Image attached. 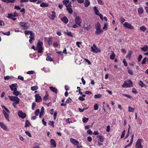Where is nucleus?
Listing matches in <instances>:
<instances>
[{"mask_svg":"<svg viewBox=\"0 0 148 148\" xmlns=\"http://www.w3.org/2000/svg\"><path fill=\"white\" fill-rule=\"evenodd\" d=\"M43 45V42L40 40H39L37 44V47L36 49L38 50V53H41L42 52V45Z\"/></svg>","mask_w":148,"mask_h":148,"instance_id":"f257e3e1","label":"nucleus"},{"mask_svg":"<svg viewBox=\"0 0 148 148\" xmlns=\"http://www.w3.org/2000/svg\"><path fill=\"white\" fill-rule=\"evenodd\" d=\"M133 84L130 79H127L125 81L122 85L123 88H129L132 86Z\"/></svg>","mask_w":148,"mask_h":148,"instance_id":"f03ea898","label":"nucleus"},{"mask_svg":"<svg viewBox=\"0 0 148 148\" xmlns=\"http://www.w3.org/2000/svg\"><path fill=\"white\" fill-rule=\"evenodd\" d=\"M91 51L94 53H98L101 51L100 49L97 47L95 44H93L92 46L91 47Z\"/></svg>","mask_w":148,"mask_h":148,"instance_id":"7ed1b4c3","label":"nucleus"},{"mask_svg":"<svg viewBox=\"0 0 148 148\" xmlns=\"http://www.w3.org/2000/svg\"><path fill=\"white\" fill-rule=\"evenodd\" d=\"M4 109L5 111L4 110H3V113L4 114L6 119L8 121H9L10 120L9 119V115L8 114V113L10 112L9 110L6 107H5V109Z\"/></svg>","mask_w":148,"mask_h":148,"instance_id":"20e7f679","label":"nucleus"},{"mask_svg":"<svg viewBox=\"0 0 148 148\" xmlns=\"http://www.w3.org/2000/svg\"><path fill=\"white\" fill-rule=\"evenodd\" d=\"M20 26L22 27V29L23 30L27 29L29 26H28V23H27L21 22L19 23Z\"/></svg>","mask_w":148,"mask_h":148,"instance_id":"39448f33","label":"nucleus"},{"mask_svg":"<svg viewBox=\"0 0 148 148\" xmlns=\"http://www.w3.org/2000/svg\"><path fill=\"white\" fill-rule=\"evenodd\" d=\"M141 139H138L135 144V147L136 148H143V147L141 145Z\"/></svg>","mask_w":148,"mask_h":148,"instance_id":"423d86ee","label":"nucleus"},{"mask_svg":"<svg viewBox=\"0 0 148 148\" xmlns=\"http://www.w3.org/2000/svg\"><path fill=\"white\" fill-rule=\"evenodd\" d=\"M63 4L65 5L66 8L71 7V2L68 0H64L63 1Z\"/></svg>","mask_w":148,"mask_h":148,"instance_id":"0eeeda50","label":"nucleus"},{"mask_svg":"<svg viewBox=\"0 0 148 148\" xmlns=\"http://www.w3.org/2000/svg\"><path fill=\"white\" fill-rule=\"evenodd\" d=\"M75 23L78 26H81V23L82 22L80 18L78 16L76 17L75 19Z\"/></svg>","mask_w":148,"mask_h":148,"instance_id":"6e6552de","label":"nucleus"},{"mask_svg":"<svg viewBox=\"0 0 148 148\" xmlns=\"http://www.w3.org/2000/svg\"><path fill=\"white\" fill-rule=\"evenodd\" d=\"M123 25L125 27L129 29H133L134 28L133 26L128 22H126L124 23Z\"/></svg>","mask_w":148,"mask_h":148,"instance_id":"1a4fd4ad","label":"nucleus"},{"mask_svg":"<svg viewBox=\"0 0 148 148\" xmlns=\"http://www.w3.org/2000/svg\"><path fill=\"white\" fill-rule=\"evenodd\" d=\"M18 115L21 118L23 119L26 117L25 113H23L21 111H19L18 112Z\"/></svg>","mask_w":148,"mask_h":148,"instance_id":"9d476101","label":"nucleus"},{"mask_svg":"<svg viewBox=\"0 0 148 148\" xmlns=\"http://www.w3.org/2000/svg\"><path fill=\"white\" fill-rule=\"evenodd\" d=\"M35 97L36 102L38 103L41 101L42 100V98L41 96L39 95V94H37L35 95Z\"/></svg>","mask_w":148,"mask_h":148,"instance_id":"9b49d317","label":"nucleus"},{"mask_svg":"<svg viewBox=\"0 0 148 148\" xmlns=\"http://www.w3.org/2000/svg\"><path fill=\"white\" fill-rule=\"evenodd\" d=\"M18 87V84L16 83L13 84L10 86V90L13 91L14 90V88H16Z\"/></svg>","mask_w":148,"mask_h":148,"instance_id":"f8f14e48","label":"nucleus"},{"mask_svg":"<svg viewBox=\"0 0 148 148\" xmlns=\"http://www.w3.org/2000/svg\"><path fill=\"white\" fill-rule=\"evenodd\" d=\"M50 142L51 145H53V146L52 147L53 148H55L56 147V143L54 139H51L50 140Z\"/></svg>","mask_w":148,"mask_h":148,"instance_id":"ddd939ff","label":"nucleus"},{"mask_svg":"<svg viewBox=\"0 0 148 148\" xmlns=\"http://www.w3.org/2000/svg\"><path fill=\"white\" fill-rule=\"evenodd\" d=\"M71 142L73 143L74 145H76L77 146L79 145V142L77 140H76L72 138H71L70 140Z\"/></svg>","mask_w":148,"mask_h":148,"instance_id":"4468645a","label":"nucleus"},{"mask_svg":"<svg viewBox=\"0 0 148 148\" xmlns=\"http://www.w3.org/2000/svg\"><path fill=\"white\" fill-rule=\"evenodd\" d=\"M14 90L13 92V94L17 97L18 95H21V93H20L17 90V88H14Z\"/></svg>","mask_w":148,"mask_h":148,"instance_id":"2eb2a0df","label":"nucleus"},{"mask_svg":"<svg viewBox=\"0 0 148 148\" xmlns=\"http://www.w3.org/2000/svg\"><path fill=\"white\" fill-rule=\"evenodd\" d=\"M61 20L65 24H67L69 21L68 19L65 16L63 17V18H61Z\"/></svg>","mask_w":148,"mask_h":148,"instance_id":"dca6fc26","label":"nucleus"},{"mask_svg":"<svg viewBox=\"0 0 148 148\" xmlns=\"http://www.w3.org/2000/svg\"><path fill=\"white\" fill-rule=\"evenodd\" d=\"M14 17L13 16V14L12 13L8 14L7 17L8 18L11 19L13 20L14 21H15L16 20V18H13Z\"/></svg>","mask_w":148,"mask_h":148,"instance_id":"f3484780","label":"nucleus"},{"mask_svg":"<svg viewBox=\"0 0 148 148\" xmlns=\"http://www.w3.org/2000/svg\"><path fill=\"white\" fill-rule=\"evenodd\" d=\"M103 32V31L101 29H96L95 34L97 35H98L102 33Z\"/></svg>","mask_w":148,"mask_h":148,"instance_id":"a211bd4d","label":"nucleus"},{"mask_svg":"<svg viewBox=\"0 0 148 148\" xmlns=\"http://www.w3.org/2000/svg\"><path fill=\"white\" fill-rule=\"evenodd\" d=\"M49 88L53 92L57 93L58 90L56 88L51 86L49 87Z\"/></svg>","mask_w":148,"mask_h":148,"instance_id":"6ab92c4d","label":"nucleus"},{"mask_svg":"<svg viewBox=\"0 0 148 148\" xmlns=\"http://www.w3.org/2000/svg\"><path fill=\"white\" fill-rule=\"evenodd\" d=\"M144 11L142 7L140 6L138 9V12L139 14H141L143 13Z\"/></svg>","mask_w":148,"mask_h":148,"instance_id":"aec40b11","label":"nucleus"},{"mask_svg":"<svg viewBox=\"0 0 148 148\" xmlns=\"http://www.w3.org/2000/svg\"><path fill=\"white\" fill-rule=\"evenodd\" d=\"M99 140L101 142H103L104 140L103 137L101 135H98L97 136Z\"/></svg>","mask_w":148,"mask_h":148,"instance_id":"412c9836","label":"nucleus"},{"mask_svg":"<svg viewBox=\"0 0 148 148\" xmlns=\"http://www.w3.org/2000/svg\"><path fill=\"white\" fill-rule=\"evenodd\" d=\"M51 17H49V18L52 20H54V18L56 17V13L54 11H52L51 12Z\"/></svg>","mask_w":148,"mask_h":148,"instance_id":"4be33fe9","label":"nucleus"},{"mask_svg":"<svg viewBox=\"0 0 148 148\" xmlns=\"http://www.w3.org/2000/svg\"><path fill=\"white\" fill-rule=\"evenodd\" d=\"M132 51H130L127 54V55L126 56V58H128V60H129L130 59V58L131 56V55H132Z\"/></svg>","mask_w":148,"mask_h":148,"instance_id":"5701e85b","label":"nucleus"},{"mask_svg":"<svg viewBox=\"0 0 148 148\" xmlns=\"http://www.w3.org/2000/svg\"><path fill=\"white\" fill-rule=\"evenodd\" d=\"M90 25H87V27H86L84 25L82 27L85 30H88L90 29Z\"/></svg>","mask_w":148,"mask_h":148,"instance_id":"b1692460","label":"nucleus"},{"mask_svg":"<svg viewBox=\"0 0 148 148\" xmlns=\"http://www.w3.org/2000/svg\"><path fill=\"white\" fill-rule=\"evenodd\" d=\"M41 111L39 112V117L41 118L42 115H43V113L44 112V108L43 107H42L41 109Z\"/></svg>","mask_w":148,"mask_h":148,"instance_id":"393cba45","label":"nucleus"},{"mask_svg":"<svg viewBox=\"0 0 148 148\" xmlns=\"http://www.w3.org/2000/svg\"><path fill=\"white\" fill-rule=\"evenodd\" d=\"M0 126L4 130H6L7 129V127L3 123H1L0 122Z\"/></svg>","mask_w":148,"mask_h":148,"instance_id":"a878e982","label":"nucleus"},{"mask_svg":"<svg viewBox=\"0 0 148 148\" xmlns=\"http://www.w3.org/2000/svg\"><path fill=\"white\" fill-rule=\"evenodd\" d=\"M93 9L94 10L95 13L97 15H98L99 14V11L97 8V7L95 6H94Z\"/></svg>","mask_w":148,"mask_h":148,"instance_id":"bb28decb","label":"nucleus"},{"mask_svg":"<svg viewBox=\"0 0 148 148\" xmlns=\"http://www.w3.org/2000/svg\"><path fill=\"white\" fill-rule=\"evenodd\" d=\"M90 3L88 0H86V1L84 2V6L85 7H88L90 5Z\"/></svg>","mask_w":148,"mask_h":148,"instance_id":"cd10ccee","label":"nucleus"},{"mask_svg":"<svg viewBox=\"0 0 148 148\" xmlns=\"http://www.w3.org/2000/svg\"><path fill=\"white\" fill-rule=\"evenodd\" d=\"M49 4L48 3L42 2L40 4V6L41 7H44L48 6Z\"/></svg>","mask_w":148,"mask_h":148,"instance_id":"c85d7f7f","label":"nucleus"},{"mask_svg":"<svg viewBox=\"0 0 148 148\" xmlns=\"http://www.w3.org/2000/svg\"><path fill=\"white\" fill-rule=\"evenodd\" d=\"M95 27L96 29H101V26L99 23H97L95 25Z\"/></svg>","mask_w":148,"mask_h":148,"instance_id":"c756f323","label":"nucleus"},{"mask_svg":"<svg viewBox=\"0 0 148 148\" xmlns=\"http://www.w3.org/2000/svg\"><path fill=\"white\" fill-rule=\"evenodd\" d=\"M47 41L49 45H51L52 43V38L51 37L49 38Z\"/></svg>","mask_w":148,"mask_h":148,"instance_id":"7c9ffc66","label":"nucleus"},{"mask_svg":"<svg viewBox=\"0 0 148 148\" xmlns=\"http://www.w3.org/2000/svg\"><path fill=\"white\" fill-rule=\"evenodd\" d=\"M31 124L28 121V120H27L26 121L25 125V127H29V126L31 125Z\"/></svg>","mask_w":148,"mask_h":148,"instance_id":"2f4dec72","label":"nucleus"},{"mask_svg":"<svg viewBox=\"0 0 148 148\" xmlns=\"http://www.w3.org/2000/svg\"><path fill=\"white\" fill-rule=\"evenodd\" d=\"M8 97L10 101H13L15 100V99L17 97L9 96Z\"/></svg>","mask_w":148,"mask_h":148,"instance_id":"473e14b6","label":"nucleus"},{"mask_svg":"<svg viewBox=\"0 0 148 148\" xmlns=\"http://www.w3.org/2000/svg\"><path fill=\"white\" fill-rule=\"evenodd\" d=\"M140 49L143 51H146L148 50V46L147 45H145V47L141 48Z\"/></svg>","mask_w":148,"mask_h":148,"instance_id":"72a5a7b5","label":"nucleus"},{"mask_svg":"<svg viewBox=\"0 0 148 148\" xmlns=\"http://www.w3.org/2000/svg\"><path fill=\"white\" fill-rule=\"evenodd\" d=\"M139 85L141 87H146L145 86V84L141 81H140L139 82Z\"/></svg>","mask_w":148,"mask_h":148,"instance_id":"f704fd0d","label":"nucleus"},{"mask_svg":"<svg viewBox=\"0 0 148 148\" xmlns=\"http://www.w3.org/2000/svg\"><path fill=\"white\" fill-rule=\"evenodd\" d=\"M128 111L129 112H133L134 110H135L134 108H133L130 106L128 107Z\"/></svg>","mask_w":148,"mask_h":148,"instance_id":"c9c22d12","label":"nucleus"},{"mask_svg":"<svg viewBox=\"0 0 148 148\" xmlns=\"http://www.w3.org/2000/svg\"><path fill=\"white\" fill-rule=\"evenodd\" d=\"M20 100L19 98L17 97L15 100L14 101V103L18 104L19 103Z\"/></svg>","mask_w":148,"mask_h":148,"instance_id":"e433bc0d","label":"nucleus"},{"mask_svg":"<svg viewBox=\"0 0 148 148\" xmlns=\"http://www.w3.org/2000/svg\"><path fill=\"white\" fill-rule=\"evenodd\" d=\"M65 33L68 36L71 37H73V36L71 32H65Z\"/></svg>","mask_w":148,"mask_h":148,"instance_id":"4c0bfd02","label":"nucleus"},{"mask_svg":"<svg viewBox=\"0 0 148 148\" xmlns=\"http://www.w3.org/2000/svg\"><path fill=\"white\" fill-rule=\"evenodd\" d=\"M48 96L49 95L47 93V92H46V95L45 96H44L43 98V100L44 101H46L48 99Z\"/></svg>","mask_w":148,"mask_h":148,"instance_id":"58836bf2","label":"nucleus"},{"mask_svg":"<svg viewBox=\"0 0 148 148\" xmlns=\"http://www.w3.org/2000/svg\"><path fill=\"white\" fill-rule=\"evenodd\" d=\"M34 36H35L34 34V33H33V32H32V33H30L29 38H31L32 39H35Z\"/></svg>","mask_w":148,"mask_h":148,"instance_id":"ea45409f","label":"nucleus"},{"mask_svg":"<svg viewBox=\"0 0 148 148\" xmlns=\"http://www.w3.org/2000/svg\"><path fill=\"white\" fill-rule=\"evenodd\" d=\"M115 57V54L114 53V52H112V54L110 55V59H111L113 60L114 59Z\"/></svg>","mask_w":148,"mask_h":148,"instance_id":"a19ab883","label":"nucleus"},{"mask_svg":"<svg viewBox=\"0 0 148 148\" xmlns=\"http://www.w3.org/2000/svg\"><path fill=\"white\" fill-rule=\"evenodd\" d=\"M66 10L69 12V13H72L73 12V10L71 8V7H68L67 8Z\"/></svg>","mask_w":148,"mask_h":148,"instance_id":"79ce46f5","label":"nucleus"},{"mask_svg":"<svg viewBox=\"0 0 148 148\" xmlns=\"http://www.w3.org/2000/svg\"><path fill=\"white\" fill-rule=\"evenodd\" d=\"M88 120V118L86 117H84L82 119V121L84 123H86Z\"/></svg>","mask_w":148,"mask_h":148,"instance_id":"37998d69","label":"nucleus"},{"mask_svg":"<svg viewBox=\"0 0 148 148\" xmlns=\"http://www.w3.org/2000/svg\"><path fill=\"white\" fill-rule=\"evenodd\" d=\"M102 96V95L100 94H98L94 96V97L95 99L99 98H100Z\"/></svg>","mask_w":148,"mask_h":148,"instance_id":"c03bdc74","label":"nucleus"},{"mask_svg":"<svg viewBox=\"0 0 148 148\" xmlns=\"http://www.w3.org/2000/svg\"><path fill=\"white\" fill-rule=\"evenodd\" d=\"M38 88L37 86H34L31 87V89L33 91L36 90L38 89Z\"/></svg>","mask_w":148,"mask_h":148,"instance_id":"a18cd8bd","label":"nucleus"},{"mask_svg":"<svg viewBox=\"0 0 148 148\" xmlns=\"http://www.w3.org/2000/svg\"><path fill=\"white\" fill-rule=\"evenodd\" d=\"M46 60L48 61H53V59L51 57H50V56L47 57V58H46Z\"/></svg>","mask_w":148,"mask_h":148,"instance_id":"49530a36","label":"nucleus"},{"mask_svg":"<svg viewBox=\"0 0 148 148\" xmlns=\"http://www.w3.org/2000/svg\"><path fill=\"white\" fill-rule=\"evenodd\" d=\"M98 109V105L97 104H95L94 106V110H97Z\"/></svg>","mask_w":148,"mask_h":148,"instance_id":"de8ad7c7","label":"nucleus"},{"mask_svg":"<svg viewBox=\"0 0 148 148\" xmlns=\"http://www.w3.org/2000/svg\"><path fill=\"white\" fill-rule=\"evenodd\" d=\"M146 29V27L144 26H142L140 27V29L142 31H145Z\"/></svg>","mask_w":148,"mask_h":148,"instance_id":"09e8293b","label":"nucleus"},{"mask_svg":"<svg viewBox=\"0 0 148 148\" xmlns=\"http://www.w3.org/2000/svg\"><path fill=\"white\" fill-rule=\"evenodd\" d=\"M98 3L100 5H103L104 4V3L103 1L102 0H97Z\"/></svg>","mask_w":148,"mask_h":148,"instance_id":"8fccbe9b","label":"nucleus"},{"mask_svg":"<svg viewBox=\"0 0 148 148\" xmlns=\"http://www.w3.org/2000/svg\"><path fill=\"white\" fill-rule=\"evenodd\" d=\"M32 32L30 31H26L24 32L25 34L26 35H29L30 34V33H32Z\"/></svg>","mask_w":148,"mask_h":148,"instance_id":"3c124183","label":"nucleus"},{"mask_svg":"<svg viewBox=\"0 0 148 148\" xmlns=\"http://www.w3.org/2000/svg\"><path fill=\"white\" fill-rule=\"evenodd\" d=\"M122 95L129 98H131L132 97V96L123 93L122 94Z\"/></svg>","mask_w":148,"mask_h":148,"instance_id":"603ef678","label":"nucleus"},{"mask_svg":"<svg viewBox=\"0 0 148 148\" xmlns=\"http://www.w3.org/2000/svg\"><path fill=\"white\" fill-rule=\"evenodd\" d=\"M40 112V110L39 109L36 110L35 111V115L36 116H38V114Z\"/></svg>","mask_w":148,"mask_h":148,"instance_id":"864d4df0","label":"nucleus"},{"mask_svg":"<svg viewBox=\"0 0 148 148\" xmlns=\"http://www.w3.org/2000/svg\"><path fill=\"white\" fill-rule=\"evenodd\" d=\"M72 101L71 99L70 98H68L66 101V103H70Z\"/></svg>","mask_w":148,"mask_h":148,"instance_id":"5fc2aeb1","label":"nucleus"},{"mask_svg":"<svg viewBox=\"0 0 148 148\" xmlns=\"http://www.w3.org/2000/svg\"><path fill=\"white\" fill-rule=\"evenodd\" d=\"M146 60H147V58L146 57L142 61V64H146Z\"/></svg>","mask_w":148,"mask_h":148,"instance_id":"6e6d98bb","label":"nucleus"},{"mask_svg":"<svg viewBox=\"0 0 148 148\" xmlns=\"http://www.w3.org/2000/svg\"><path fill=\"white\" fill-rule=\"evenodd\" d=\"M103 29L106 30L107 29V25L106 23H104Z\"/></svg>","mask_w":148,"mask_h":148,"instance_id":"4d7b16f0","label":"nucleus"},{"mask_svg":"<svg viewBox=\"0 0 148 148\" xmlns=\"http://www.w3.org/2000/svg\"><path fill=\"white\" fill-rule=\"evenodd\" d=\"M34 73V71H29L27 72V74H33Z\"/></svg>","mask_w":148,"mask_h":148,"instance_id":"13d9d810","label":"nucleus"},{"mask_svg":"<svg viewBox=\"0 0 148 148\" xmlns=\"http://www.w3.org/2000/svg\"><path fill=\"white\" fill-rule=\"evenodd\" d=\"M123 62L125 66H127V63L126 60L125 59H123Z\"/></svg>","mask_w":148,"mask_h":148,"instance_id":"bf43d9fd","label":"nucleus"},{"mask_svg":"<svg viewBox=\"0 0 148 148\" xmlns=\"http://www.w3.org/2000/svg\"><path fill=\"white\" fill-rule=\"evenodd\" d=\"M57 114V112L55 111L53 114L54 119L55 120L56 118V116Z\"/></svg>","mask_w":148,"mask_h":148,"instance_id":"052dcab7","label":"nucleus"},{"mask_svg":"<svg viewBox=\"0 0 148 148\" xmlns=\"http://www.w3.org/2000/svg\"><path fill=\"white\" fill-rule=\"evenodd\" d=\"M125 130H124L123 131V132L122 133L121 135V138H122L124 137V136L125 135Z\"/></svg>","mask_w":148,"mask_h":148,"instance_id":"680f3d73","label":"nucleus"},{"mask_svg":"<svg viewBox=\"0 0 148 148\" xmlns=\"http://www.w3.org/2000/svg\"><path fill=\"white\" fill-rule=\"evenodd\" d=\"M142 57H143V56L142 55H139V56L137 59L138 62H140L141 61V60Z\"/></svg>","mask_w":148,"mask_h":148,"instance_id":"e2e57ef3","label":"nucleus"},{"mask_svg":"<svg viewBox=\"0 0 148 148\" xmlns=\"http://www.w3.org/2000/svg\"><path fill=\"white\" fill-rule=\"evenodd\" d=\"M18 79H19L23 81L24 80V78L21 75H19L18 77Z\"/></svg>","mask_w":148,"mask_h":148,"instance_id":"0e129e2a","label":"nucleus"},{"mask_svg":"<svg viewBox=\"0 0 148 148\" xmlns=\"http://www.w3.org/2000/svg\"><path fill=\"white\" fill-rule=\"evenodd\" d=\"M25 134L28 136L29 137H32V136L30 133L28 132L27 131H26L25 132Z\"/></svg>","mask_w":148,"mask_h":148,"instance_id":"69168bd1","label":"nucleus"},{"mask_svg":"<svg viewBox=\"0 0 148 148\" xmlns=\"http://www.w3.org/2000/svg\"><path fill=\"white\" fill-rule=\"evenodd\" d=\"M49 124L50 125H51L52 127H54V122L53 121H50L49 122Z\"/></svg>","mask_w":148,"mask_h":148,"instance_id":"338daca9","label":"nucleus"},{"mask_svg":"<svg viewBox=\"0 0 148 148\" xmlns=\"http://www.w3.org/2000/svg\"><path fill=\"white\" fill-rule=\"evenodd\" d=\"M53 45L54 47L56 48L58 46V44L57 42H53Z\"/></svg>","mask_w":148,"mask_h":148,"instance_id":"774afa93","label":"nucleus"}]
</instances>
